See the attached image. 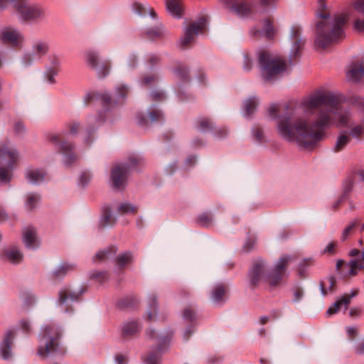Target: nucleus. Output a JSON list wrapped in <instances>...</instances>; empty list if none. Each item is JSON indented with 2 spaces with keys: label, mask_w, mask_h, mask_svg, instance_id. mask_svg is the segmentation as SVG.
I'll return each mask as SVG.
<instances>
[{
  "label": "nucleus",
  "mask_w": 364,
  "mask_h": 364,
  "mask_svg": "<svg viewBox=\"0 0 364 364\" xmlns=\"http://www.w3.org/2000/svg\"><path fill=\"white\" fill-rule=\"evenodd\" d=\"M358 104L362 112L357 115L341 105V99L330 92H316L295 106L288 116L278 118L277 131L285 140L296 142L305 149L314 147L335 125L348 128L341 132L333 147L335 152L343 150L351 141L364 136V100Z\"/></svg>",
  "instance_id": "1"
},
{
  "label": "nucleus",
  "mask_w": 364,
  "mask_h": 364,
  "mask_svg": "<svg viewBox=\"0 0 364 364\" xmlns=\"http://www.w3.org/2000/svg\"><path fill=\"white\" fill-rule=\"evenodd\" d=\"M317 16L319 18L316 26L315 46L317 49H324L345 38L343 27L349 16L347 13L340 14L331 18L326 11L324 0H318Z\"/></svg>",
  "instance_id": "2"
},
{
  "label": "nucleus",
  "mask_w": 364,
  "mask_h": 364,
  "mask_svg": "<svg viewBox=\"0 0 364 364\" xmlns=\"http://www.w3.org/2000/svg\"><path fill=\"white\" fill-rule=\"evenodd\" d=\"M291 260L290 256H282L270 273L267 272L265 263L262 260H256L249 272L250 286L256 288L264 283H267L271 287L277 286L282 281Z\"/></svg>",
  "instance_id": "3"
},
{
  "label": "nucleus",
  "mask_w": 364,
  "mask_h": 364,
  "mask_svg": "<svg viewBox=\"0 0 364 364\" xmlns=\"http://www.w3.org/2000/svg\"><path fill=\"white\" fill-rule=\"evenodd\" d=\"M61 334L60 327L55 324L48 323L43 326L39 337L38 355L44 359L57 354H64L65 351L59 342Z\"/></svg>",
  "instance_id": "4"
},
{
  "label": "nucleus",
  "mask_w": 364,
  "mask_h": 364,
  "mask_svg": "<svg viewBox=\"0 0 364 364\" xmlns=\"http://www.w3.org/2000/svg\"><path fill=\"white\" fill-rule=\"evenodd\" d=\"M14 3L19 18L24 21L38 22L46 16V9L31 0H0V11Z\"/></svg>",
  "instance_id": "5"
},
{
  "label": "nucleus",
  "mask_w": 364,
  "mask_h": 364,
  "mask_svg": "<svg viewBox=\"0 0 364 364\" xmlns=\"http://www.w3.org/2000/svg\"><path fill=\"white\" fill-rule=\"evenodd\" d=\"M258 61L262 77L266 81L274 80L287 69V63L281 57L265 50L258 53Z\"/></svg>",
  "instance_id": "6"
},
{
  "label": "nucleus",
  "mask_w": 364,
  "mask_h": 364,
  "mask_svg": "<svg viewBox=\"0 0 364 364\" xmlns=\"http://www.w3.org/2000/svg\"><path fill=\"white\" fill-rule=\"evenodd\" d=\"M141 163V159L133 156L129 157L128 164H119L115 166L111 173V179L113 186L116 189L123 188L126 183L127 174Z\"/></svg>",
  "instance_id": "7"
},
{
  "label": "nucleus",
  "mask_w": 364,
  "mask_h": 364,
  "mask_svg": "<svg viewBox=\"0 0 364 364\" xmlns=\"http://www.w3.org/2000/svg\"><path fill=\"white\" fill-rule=\"evenodd\" d=\"M18 159V155L16 149L4 144H0V163L6 164L8 167L0 168V183H8L11 181L10 171Z\"/></svg>",
  "instance_id": "8"
},
{
  "label": "nucleus",
  "mask_w": 364,
  "mask_h": 364,
  "mask_svg": "<svg viewBox=\"0 0 364 364\" xmlns=\"http://www.w3.org/2000/svg\"><path fill=\"white\" fill-rule=\"evenodd\" d=\"M62 136V133L55 132H48L45 135L46 140L57 146L60 153L64 156V164L70 165L77 159V156L74 151L75 146L68 141L60 142Z\"/></svg>",
  "instance_id": "9"
},
{
  "label": "nucleus",
  "mask_w": 364,
  "mask_h": 364,
  "mask_svg": "<svg viewBox=\"0 0 364 364\" xmlns=\"http://www.w3.org/2000/svg\"><path fill=\"white\" fill-rule=\"evenodd\" d=\"M240 17L254 18L259 13L258 5L252 1L219 0Z\"/></svg>",
  "instance_id": "10"
},
{
  "label": "nucleus",
  "mask_w": 364,
  "mask_h": 364,
  "mask_svg": "<svg viewBox=\"0 0 364 364\" xmlns=\"http://www.w3.org/2000/svg\"><path fill=\"white\" fill-rule=\"evenodd\" d=\"M49 49V43L46 40L37 39L32 43V52L25 53L21 58V63L26 66L30 65L35 60L41 59L45 56Z\"/></svg>",
  "instance_id": "11"
},
{
  "label": "nucleus",
  "mask_w": 364,
  "mask_h": 364,
  "mask_svg": "<svg viewBox=\"0 0 364 364\" xmlns=\"http://www.w3.org/2000/svg\"><path fill=\"white\" fill-rule=\"evenodd\" d=\"M0 39L3 43L13 48H21L23 44L24 36L18 29L6 27L1 31Z\"/></svg>",
  "instance_id": "12"
},
{
  "label": "nucleus",
  "mask_w": 364,
  "mask_h": 364,
  "mask_svg": "<svg viewBox=\"0 0 364 364\" xmlns=\"http://www.w3.org/2000/svg\"><path fill=\"white\" fill-rule=\"evenodd\" d=\"M206 26V19L203 17L200 18L196 22L191 23L184 31V36L181 39V45L183 48H186L191 43L196 35L203 32Z\"/></svg>",
  "instance_id": "13"
},
{
  "label": "nucleus",
  "mask_w": 364,
  "mask_h": 364,
  "mask_svg": "<svg viewBox=\"0 0 364 364\" xmlns=\"http://www.w3.org/2000/svg\"><path fill=\"white\" fill-rule=\"evenodd\" d=\"M86 62L90 67L95 69L100 75L105 77L108 74L110 63L100 61L99 55L95 50H90L86 53Z\"/></svg>",
  "instance_id": "14"
},
{
  "label": "nucleus",
  "mask_w": 364,
  "mask_h": 364,
  "mask_svg": "<svg viewBox=\"0 0 364 364\" xmlns=\"http://www.w3.org/2000/svg\"><path fill=\"white\" fill-rule=\"evenodd\" d=\"M301 28L299 25H294L291 28L290 38L293 41L291 46L290 58L295 59L300 55V52L303 48L305 41L301 38Z\"/></svg>",
  "instance_id": "15"
},
{
  "label": "nucleus",
  "mask_w": 364,
  "mask_h": 364,
  "mask_svg": "<svg viewBox=\"0 0 364 364\" xmlns=\"http://www.w3.org/2000/svg\"><path fill=\"white\" fill-rule=\"evenodd\" d=\"M156 343L158 345L157 349L154 352L150 353L145 358L144 363L146 364H160V357L166 344L171 339L170 336H160L156 337Z\"/></svg>",
  "instance_id": "16"
},
{
  "label": "nucleus",
  "mask_w": 364,
  "mask_h": 364,
  "mask_svg": "<svg viewBox=\"0 0 364 364\" xmlns=\"http://www.w3.org/2000/svg\"><path fill=\"white\" fill-rule=\"evenodd\" d=\"M83 293L82 290L73 291L69 288H65L59 292L58 304L62 311H69L70 301H77Z\"/></svg>",
  "instance_id": "17"
},
{
  "label": "nucleus",
  "mask_w": 364,
  "mask_h": 364,
  "mask_svg": "<svg viewBox=\"0 0 364 364\" xmlns=\"http://www.w3.org/2000/svg\"><path fill=\"white\" fill-rule=\"evenodd\" d=\"M276 29L273 26V20L268 18L263 20V28L262 30L253 27L250 31V35L253 38H259L264 36L268 39L274 38Z\"/></svg>",
  "instance_id": "18"
},
{
  "label": "nucleus",
  "mask_w": 364,
  "mask_h": 364,
  "mask_svg": "<svg viewBox=\"0 0 364 364\" xmlns=\"http://www.w3.org/2000/svg\"><path fill=\"white\" fill-rule=\"evenodd\" d=\"M48 64L46 66V75L47 80L49 83L55 82V75H56L60 70V57L55 54L51 53L49 55Z\"/></svg>",
  "instance_id": "19"
},
{
  "label": "nucleus",
  "mask_w": 364,
  "mask_h": 364,
  "mask_svg": "<svg viewBox=\"0 0 364 364\" xmlns=\"http://www.w3.org/2000/svg\"><path fill=\"white\" fill-rule=\"evenodd\" d=\"M22 239L24 245L28 249L34 250L40 245L36 230L32 226H28L23 230Z\"/></svg>",
  "instance_id": "20"
},
{
  "label": "nucleus",
  "mask_w": 364,
  "mask_h": 364,
  "mask_svg": "<svg viewBox=\"0 0 364 364\" xmlns=\"http://www.w3.org/2000/svg\"><path fill=\"white\" fill-rule=\"evenodd\" d=\"M336 270L344 278L355 277L357 274L355 259H351L347 263L343 259H338L336 262Z\"/></svg>",
  "instance_id": "21"
},
{
  "label": "nucleus",
  "mask_w": 364,
  "mask_h": 364,
  "mask_svg": "<svg viewBox=\"0 0 364 364\" xmlns=\"http://www.w3.org/2000/svg\"><path fill=\"white\" fill-rule=\"evenodd\" d=\"M346 77L349 81L358 82L364 79V65L358 62L352 63L346 71Z\"/></svg>",
  "instance_id": "22"
},
{
  "label": "nucleus",
  "mask_w": 364,
  "mask_h": 364,
  "mask_svg": "<svg viewBox=\"0 0 364 364\" xmlns=\"http://www.w3.org/2000/svg\"><path fill=\"white\" fill-rule=\"evenodd\" d=\"M14 338V332L9 330L6 332L3 341L0 344V355L4 360H9L11 358V347Z\"/></svg>",
  "instance_id": "23"
},
{
  "label": "nucleus",
  "mask_w": 364,
  "mask_h": 364,
  "mask_svg": "<svg viewBox=\"0 0 364 364\" xmlns=\"http://www.w3.org/2000/svg\"><path fill=\"white\" fill-rule=\"evenodd\" d=\"M358 294V289H353L351 291L350 294H344L340 299L336 301L328 309L326 314L331 316L337 313L343 305L346 309L350 301V299L355 296Z\"/></svg>",
  "instance_id": "24"
},
{
  "label": "nucleus",
  "mask_w": 364,
  "mask_h": 364,
  "mask_svg": "<svg viewBox=\"0 0 364 364\" xmlns=\"http://www.w3.org/2000/svg\"><path fill=\"white\" fill-rule=\"evenodd\" d=\"M1 257L12 264H18L23 259V254L18 247H9L4 250Z\"/></svg>",
  "instance_id": "25"
},
{
  "label": "nucleus",
  "mask_w": 364,
  "mask_h": 364,
  "mask_svg": "<svg viewBox=\"0 0 364 364\" xmlns=\"http://www.w3.org/2000/svg\"><path fill=\"white\" fill-rule=\"evenodd\" d=\"M167 11L174 17L181 18L183 15V7L181 0H166Z\"/></svg>",
  "instance_id": "26"
},
{
  "label": "nucleus",
  "mask_w": 364,
  "mask_h": 364,
  "mask_svg": "<svg viewBox=\"0 0 364 364\" xmlns=\"http://www.w3.org/2000/svg\"><path fill=\"white\" fill-rule=\"evenodd\" d=\"M46 173L43 169L31 168L26 173V179L31 183L36 184L44 181Z\"/></svg>",
  "instance_id": "27"
},
{
  "label": "nucleus",
  "mask_w": 364,
  "mask_h": 364,
  "mask_svg": "<svg viewBox=\"0 0 364 364\" xmlns=\"http://www.w3.org/2000/svg\"><path fill=\"white\" fill-rule=\"evenodd\" d=\"M141 326L135 321L124 323L122 326V334L123 337H130L139 332Z\"/></svg>",
  "instance_id": "28"
},
{
  "label": "nucleus",
  "mask_w": 364,
  "mask_h": 364,
  "mask_svg": "<svg viewBox=\"0 0 364 364\" xmlns=\"http://www.w3.org/2000/svg\"><path fill=\"white\" fill-rule=\"evenodd\" d=\"M354 8L358 13L364 15V0H359L354 4ZM354 28L359 32L364 31V17L357 18L354 22Z\"/></svg>",
  "instance_id": "29"
},
{
  "label": "nucleus",
  "mask_w": 364,
  "mask_h": 364,
  "mask_svg": "<svg viewBox=\"0 0 364 364\" xmlns=\"http://www.w3.org/2000/svg\"><path fill=\"white\" fill-rule=\"evenodd\" d=\"M360 222V220L359 218H355L348 223V225L343 230L340 237V239L342 242L346 241L350 235L355 232Z\"/></svg>",
  "instance_id": "30"
},
{
  "label": "nucleus",
  "mask_w": 364,
  "mask_h": 364,
  "mask_svg": "<svg viewBox=\"0 0 364 364\" xmlns=\"http://www.w3.org/2000/svg\"><path fill=\"white\" fill-rule=\"evenodd\" d=\"M133 10L141 16L149 14L153 18L156 16L155 11L150 8L147 4H143L139 2H134L132 5Z\"/></svg>",
  "instance_id": "31"
},
{
  "label": "nucleus",
  "mask_w": 364,
  "mask_h": 364,
  "mask_svg": "<svg viewBox=\"0 0 364 364\" xmlns=\"http://www.w3.org/2000/svg\"><path fill=\"white\" fill-rule=\"evenodd\" d=\"M117 252L115 247H109L105 250L99 251L94 257L95 262H102L109 259L112 257Z\"/></svg>",
  "instance_id": "32"
},
{
  "label": "nucleus",
  "mask_w": 364,
  "mask_h": 364,
  "mask_svg": "<svg viewBox=\"0 0 364 364\" xmlns=\"http://www.w3.org/2000/svg\"><path fill=\"white\" fill-rule=\"evenodd\" d=\"M336 285V278L329 277L320 284V289L323 296H326L328 291H333Z\"/></svg>",
  "instance_id": "33"
},
{
  "label": "nucleus",
  "mask_w": 364,
  "mask_h": 364,
  "mask_svg": "<svg viewBox=\"0 0 364 364\" xmlns=\"http://www.w3.org/2000/svg\"><path fill=\"white\" fill-rule=\"evenodd\" d=\"M225 294V286L223 284H218L215 286L212 291V299L215 302L220 303L223 301Z\"/></svg>",
  "instance_id": "34"
},
{
  "label": "nucleus",
  "mask_w": 364,
  "mask_h": 364,
  "mask_svg": "<svg viewBox=\"0 0 364 364\" xmlns=\"http://www.w3.org/2000/svg\"><path fill=\"white\" fill-rule=\"evenodd\" d=\"M75 265L73 264L63 263L57 269L55 270L53 274L55 277L64 276L67 273L73 271Z\"/></svg>",
  "instance_id": "35"
},
{
  "label": "nucleus",
  "mask_w": 364,
  "mask_h": 364,
  "mask_svg": "<svg viewBox=\"0 0 364 364\" xmlns=\"http://www.w3.org/2000/svg\"><path fill=\"white\" fill-rule=\"evenodd\" d=\"M132 260V253L126 252L117 256L116 258V264L118 267L122 268Z\"/></svg>",
  "instance_id": "36"
},
{
  "label": "nucleus",
  "mask_w": 364,
  "mask_h": 364,
  "mask_svg": "<svg viewBox=\"0 0 364 364\" xmlns=\"http://www.w3.org/2000/svg\"><path fill=\"white\" fill-rule=\"evenodd\" d=\"M257 99L250 97L245 102V110L247 116L251 115L255 110L257 105Z\"/></svg>",
  "instance_id": "37"
},
{
  "label": "nucleus",
  "mask_w": 364,
  "mask_h": 364,
  "mask_svg": "<svg viewBox=\"0 0 364 364\" xmlns=\"http://www.w3.org/2000/svg\"><path fill=\"white\" fill-rule=\"evenodd\" d=\"M114 223V218L112 217L109 209H105L103 215L100 220V225L103 227L112 225Z\"/></svg>",
  "instance_id": "38"
},
{
  "label": "nucleus",
  "mask_w": 364,
  "mask_h": 364,
  "mask_svg": "<svg viewBox=\"0 0 364 364\" xmlns=\"http://www.w3.org/2000/svg\"><path fill=\"white\" fill-rule=\"evenodd\" d=\"M66 127L70 134L75 135L81 129V125L79 122L73 119L66 123Z\"/></svg>",
  "instance_id": "39"
},
{
  "label": "nucleus",
  "mask_w": 364,
  "mask_h": 364,
  "mask_svg": "<svg viewBox=\"0 0 364 364\" xmlns=\"http://www.w3.org/2000/svg\"><path fill=\"white\" fill-rule=\"evenodd\" d=\"M137 208L130 203H124L119 205L118 210L122 214L134 213Z\"/></svg>",
  "instance_id": "40"
},
{
  "label": "nucleus",
  "mask_w": 364,
  "mask_h": 364,
  "mask_svg": "<svg viewBox=\"0 0 364 364\" xmlns=\"http://www.w3.org/2000/svg\"><path fill=\"white\" fill-rule=\"evenodd\" d=\"M198 223L204 227H208L212 224V216L209 213H203L198 218Z\"/></svg>",
  "instance_id": "41"
},
{
  "label": "nucleus",
  "mask_w": 364,
  "mask_h": 364,
  "mask_svg": "<svg viewBox=\"0 0 364 364\" xmlns=\"http://www.w3.org/2000/svg\"><path fill=\"white\" fill-rule=\"evenodd\" d=\"M40 197L34 193L28 195L26 206L28 209L32 210L35 208L36 205L38 203Z\"/></svg>",
  "instance_id": "42"
},
{
  "label": "nucleus",
  "mask_w": 364,
  "mask_h": 364,
  "mask_svg": "<svg viewBox=\"0 0 364 364\" xmlns=\"http://www.w3.org/2000/svg\"><path fill=\"white\" fill-rule=\"evenodd\" d=\"M158 80V77L156 76L150 75L144 76L141 80V84L143 86L150 87L155 84Z\"/></svg>",
  "instance_id": "43"
},
{
  "label": "nucleus",
  "mask_w": 364,
  "mask_h": 364,
  "mask_svg": "<svg viewBox=\"0 0 364 364\" xmlns=\"http://www.w3.org/2000/svg\"><path fill=\"white\" fill-rule=\"evenodd\" d=\"M163 31L161 28H151L146 32V35L149 39H155L161 37Z\"/></svg>",
  "instance_id": "44"
},
{
  "label": "nucleus",
  "mask_w": 364,
  "mask_h": 364,
  "mask_svg": "<svg viewBox=\"0 0 364 364\" xmlns=\"http://www.w3.org/2000/svg\"><path fill=\"white\" fill-rule=\"evenodd\" d=\"M281 105L279 104H272L269 106L268 112L269 116L273 118L276 119L278 117V113L280 110Z\"/></svg>",
  "instance_id": "45"
},
{
  "label": "nucleus",
  "mask_w": 364,
  "mask_h": 364,
  "mask_svg": "<svg viewBox=\"0 0 364 364\" xmlns=\"http://www.w3.org/2000/svg\"><path fill=\"white\" fill-rule=\"evenodd\" d=\"M198 129L201 131L209 129L211 127L210 122L208 118H205V117L200 118L198 119Z\"/></svg>",
  "instance_id": "46"
},
{
  "label": "nucleus",
  "mask_w": 364,
  "mask_h": 364,
  "mask_svg": "<svg viewBox=\"0 0 364 364\" xmlns=\"http://www.w3.org/2000/svg\"><path fill=\"white\" fill-rule=\"evenodd\" d=\"M183 316L184 319L192 321L196 318V314L192 309L187 308L184 309Z\"/></svg>",
  "instance_id": "47"
},
{
  "label": "nucleus",
  "mask_w": 364,
  "mask_h": 364,
  "mask_svg": "<svg viewBox=\"0 0 364 364\" xmlns=\"http://www.w3.org/2000/svg\"><path fill=\"white\" fill-rule=\"evenodd\" d=\"M149 117L151 122H156L160 120L163 117V114L161 111L157 109H153L149 112Z\"/></svg>",
  "instance_id": "48"
},
{
  "label": "nucleus",
  "mask_w": 364,
  "mask_h": 364,
  "mask_svg": "<svg viewBox=\"0 0 364 364\" xmlns=\"http://www.w3.org/2000/svg\"><path fill=\"white\" fill-rule=\"evenodd\" d=\"M116 92L119 98L124 99L128 93V88L125 85H121L117 87Z\"/></svg>",
  "instance_id": "49"
},
{
  "label": "nucleus",
  "mask_w": 364,
  "mask_h": 364,
  "mask_svg": "<svg viewBox=\"0 0 364 364\" xmlns=\"http://www.w3.org/2000/svg\"><path fill=\"white\" fill-rule=\"evenodd\" d=\"M25 130V126L22 122L17 121L15 122L14 126V131L16 134H21L23 133Z\"/></svg>",
  "instance_id": "50"
},
{
  "label": "nucleus",
  "mask_w": 364,
  "mask_h": 364,
  "mask_svg": "<svg viewBox=\"0 0 364 364\" xmlns=\"http://www.w3.org/2000/svg\"><path fill=\"white\" fill-rule=\"evenodd\" d=\"M92 277L96 279L97 281L102 283L108 279L107 274L106 272H102L93 273Z\"/></svg>",
  "instance_id": "51"
},
{
  "label": "nucleus",
  "mask_w": 364,
  "mask_h": 364,
  "mask_svg": "<svg viewBox=\"0 0 364 364\" xmlns=\"http://www.w3.org/2000/svg\"><path fill=\"white\" fill-rule=\"evenodd\" d=\"M252 67V60L248 56V55H244V63H243V69L245 71H250Z\"/></svg>",
  "instance_id": "52"
},
{
  "label": "nucleus",
  "mask_w": 364,
  "mask_h": 364,
  "mask_svg": "<svg viewBox=\"0 0 364 364\" xmlns=\"http://www.w3.org/2000/svg\"><path fill=\"white\" fill-rule=\"evenodd\" d=\"M151 97L154 101H161L165 99V95L162 91H155L151 93Z\"/></svg>",
  "instance_id": "53"
},
{
  "label": "nucleus",
  "mask_w": 364,
  "mask_h": 364,
  "mask_svg": "<svg viewBox=\"0 0 364 364\" xmlns=\"http://www.w3.org/2000/svg\"><path fill=\"white\" fill-rule=\"evenodd\" d=\"M356 261V272H358L360 269H364V252L360 254V258L355 259Z\"/></svg>",
  "instance_id": "54"
},
{
  "label": "nucleus",
  "mask_w": 364,
  "mask_h": 364,
  "mask_svg": "<svg viewBox=\"0 0 364 364\" xmlns=\"http://www.w3.org/2000/svg\"><path fill=\"white\" fill-rule=\"evenodd\" d=\"M176 74L182 80H186L187 78L188 71L186 68L180 67L176 70Z\"/></svg>",
  "instance_id": "55"
},
{
  "label": "nucleus",
  "mask_w": 364,
  "mask_h": 364,
  "mask_svg": "<svg viewBox=\"0 0 364 364\" xmlns=\"http://www.w3.org/2000/svg\"><path fill=\"white\" fill-rule=\"evenodd\" d=\"M311 263V261L310 259H304L299 265L298 272L301 277L304 276V265H309Z\"/></svg>",
  "instance_id": "56"
},
{
  "label": "nucleus",
  "mask_w": 364,
  "mask_h": 364,
  "mask_svg": "<svg viewBox=\"0 0 364 364\" xmlns=\"http://www.w3.org/2000/svg\"><path fill=\"white\" fill-rule=\"evenodd\" d=\"M90 174L88 172H83L80 176V183L82 186H85L89 181Z\"/></svg>",
  "instance_id": "57"
},
{
  "label": "nucleus",
  "mask_w": 364,
  "mask_h": 364,
  "mask_svg": "<svg viewBox=\"0 0 364 364\" xmlns=\"http://www.w3.org/2000/svg\"><path fill=\"white\" fill-rule=\"evenodd\" d=\"M303 296V291L300 288H296L294 291V299L293 301L294 302L299 301Z\"/></svg>",
  "instance_id": "58"
},
{
  "label": "nucleus",
  "mask_w": 364,
  "mask_h": 364,
  "mask_svg": "<svg viewBox=\"0 0 364 364\" xmlns=\"http://www.w3.org/2000/svg\"><path fill=\"white\" fill-rule=\"evenodd\" d=\"M253 136L258 141H262L263 134L260 128H255L253 129Z\"/></svg>",
  "instance_id": "59"
},
{
  "label": "nucleus",
  "mask_w": 364,
  "mask_h": 364,
  "mask_svg": "<svg viewBox=\"0 0 364 364\" xmlns=\"http://www.w3.org/2000/svg\"><path fill=\"white\" fill-rule=\"evenodd\" d=\"M159 61V56L156 55H151L148 57L147 62L150 67H152Z\"/></svg>",
  "instance_id": "60"
},
{
  "label": "nucleus",
  "mask_w": 364,
  "mask_h": 364,
  "mask_svg": "<svg viewBox=\"0 0 364 364\" xmlns=\"http://www.w3.org/2000/svg\"><path fill=\"white\" fill-rule=\"evenodd\" d=\"M336 244L334 242H329L324 250V252L329 254H335Z\"/></svg>",
  "instance_id": "61"
},
{
  "label": "nucleus",
  "mask_w": 364,
  "mask_h": 364,
  "mask_svg": "<svg viewBox=\"0 0 364 364\" xmlns=\"http://www.w3.org/2000/svg\"><path fill=\"white\" fill-rule=\"evenodd\" d=\"M361 311L360 308H351L349 311V315L351 317H358L360 316Z\"/></svg>",
  "instance_id": "62"
},
{
  "label": "nucleus",
  "mask_w": 364,
  "mask_h": 364,
  "mask_svg": "<svg viewBox=\"0 0 364 364\" xmlns=\"http://www.w3.org/2000/svg\"><path fill=\"white\" fill-rule=\"evenodd\" d=\"M115 360L117 364H126L127 362V358L124 355H117Z\"/></svg>",
  "instance_id": "63"
},
{
  "label": "nucleus",
  "mask_w": 364,
  "mask_h": 364,
  "mask_svg": "<svg viewBox=\"0 0 364 364\" xmlns=\"http://www.w3.org/2000/svg\"><path fill=\"white\" fill-rule=\"evenodd\" d=\"M346 332L349 337L353 338L357 334V329L355 327L350 326L347 328Z\"/></svg>",
  "instance_id": "64"
}]
</instances>
